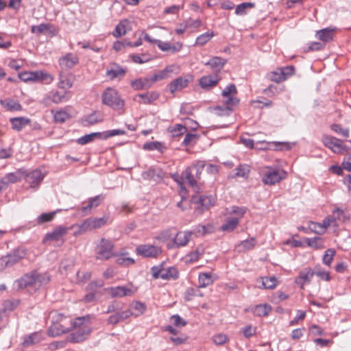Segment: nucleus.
<instances>
[{"instance_id":"nucleus-19","label":"nucleus","mask_w":351,"mask_h":351,"mask_svg":"<svg viewBox=\"0 0 351 351\" xmlns=\"http://www.w3.org/2000/svg\"><path fill=\"white\" fill-rule=\"evenodd\" d=\"M69 99V93H61L58 91L51 92L45 97L43 101L45 104L49 105L51 102L54 104H60L66 102Z\"/></svg>"},{"instance_id":"nucleus-50","label":"nucleus","mask_w":351,"mask_h":351,"mask_svg":"<svg viewBox=\"0 0 351 351\" xmlns=\"http://www.w3.org/2000/svg\"><path fill=\"white\" fill-rule=\"evenodd\" d=\"M164 148L165 147L162 143L158 141L146 143L143 145V149L149 151L158 150L162 152Z\"/></svg>"},{"instance_id":"nucleus-11","label":"nucleus","mask_w":351,"mask_h":351,"mask_svg":"<svg viewBox=\"0 0 351 351\" xmlns=\"http://www.w3.org/2000/svg\"><path fill=\"white\" fill-rule=\"evenodd\" d=\"M45 173H43L38 169L31 171H27L25 169V173L23 175V179L25 180V182L29 184V188L36 190L45 177Z\"/></svg>"},{"instance_id":"nucleus-8","label":"nucleus","mask_w":351,"mask_h":351,"mask_svg":"<svg viewBox=\"0 0 351 351\" xmlns=\"http://www.w3.org/2000/svg\"><path fill=\"white\" fill-rule=\"evenodd\" d=\"M153 278H161L165 280H176L179 277V272L174 267H163L162 265L154 266L151 268Z\"/></svg>"},{"instance_id":"nucleus-59","label":"nucleus","mask_w":351,"mask_h":351,"mask_svg":"<svg viewBox=\"0 0 351 351\" xmlns=\"http://www.w3.org/2000/svg\"><path fill=\"white\" fill-rule=\"evenodd\" d=\"M116 263L121 265H133L135 261L132 258L125 257V254H122L121 256L117 258Z\"/></svg>"},{"instance_id":"nucleus-54","label":"nucleus","mask_w":351,"mask_h":351,"mask_svg":"<svg viewBox=\"0 0 351 351\" xmlns=\"http://www.w3.org/2000/svg\"><path fill=\"white\" fill-rule=\"evenodd\" d=\"M51 25L49 23H41L38 25H33L31 28L32 33L42 34L51 29Z\"/></svg>"},{"instance_id":"nucleus-30","label":"nucleus","mask_w":351,"mask_h":351,"mask_svg":"<svg viewBox=\"0 0 351 351\" xmlns=\"http://www.w3.org/2000/svg\"><path fill=\"white\" fill-rule=\"evenodd\" d=\"M189 84V80L180 77L172 81L169 85V89L171 93H174L176 91L180 90L182 88L186 87Z\"/></svg>"},{"instance_id":"nucleus-29","label":"nucleus","mask_w":351,"mask_h":351,"mask_svg":"<svg viewBox=\"0 0 351 351\" xmlns=\"http://www.w3.org/2000/svg\"><path fill=\"white\" fill-rule=\"evenodd\" d=\"M313 276V269H311V268H306L300 272V275L296 278L295 282L300 285L302 288L304 285L311 282Z\"/></svg>"},{"instance_id":"nucleus-25","label":"nucleus","mask_w":351,"mask_h":351,"mask_svg":"<svg viewBox=\"0 0 351 351\" xmlns=\"http://www.w3.org/2000/svg\"><path fill=\"white\" fill-rule=\"evenodd\" d=\"M220 80L217 74L202 77L199 80V86L204 89H209L216 86Z\"/></svg>"},{"instance_id":"nucleus-2","label":"nucleus","mask_w":351,"mask_h":351,"mask_svg":"<svg viewBox=\"0 0 351 351\" xmlns=\"http://www.w3.org/2000/svg\"><path fill=\"white\" fill-rule=\"evenodd\" d=\"M85 318L77 317L73 321V329L74 330L70 335V341L73 343H79L84 341L91 332L90 327L84 323Z\"/></svg>"},{"instance_id":"nucleus-13","label":"nucleus","mask_w":351,"mask_h":351,"mask_svg":"<svg viewBox=\"0 0 351 351\" xmlns=\"http://www.w3.org/2000/svg\"><path fill=\"white\" fill-rule=\"evenodd\" d=\"M323 144L331 149L335 154H341L343 151H347L350 148L343 145V141L336 137L324 135L322 136Z\"/></svg>"},{"instance_id":"nucleus-32","label":"nucleus","mask_w":351,"mask_h":351,"mask_svg":"<svg viewBox=\"0 0 351 351\" xmlns=\"http://www.w3.org/2000/svg\"><path fill=\"white\" fill-rule=\"evenodd\" d=\"M291 147L292 145L289 143L265 141V149L289 150Z\"/></svg>"},{"instance_id":"nucleus-55","label":"nucleus","mask_w":351,"mask_h":351,"mask_svg":"<svg viewBox=\"0 0 351 351\" xmlns=\"http://www.w3.org/2000/svg\"><path fill=\"white\" fill-rule=\"evenodd\" d=\"M125 134V131L120 129H114L110 130H107L104 132H102V138L107 139L108 138L118 136V135H124Z\"/></svg>"},{"instance_id":"nucleus-5","label":"nucleus","mask_w":351,"mask_h":351,"mask_svg":"<svg viewBox=\"0 0 351 351\" xmlns=\"http://www.w3.org/2000/svg\"><path fill=\"white\" fill-rule=\"evenodd\" d=\"M204 167L205 163L204 161H197L191 167L186 168L183 172L185 180L193 188L197 187V181L200 179Z\"/></svg>"},{"instance_id":"nucleus-26","label":"nucleus","mask_w":351,"mask_h":351,"mask_svg":"<svg viewBox=\"0 0 351 351\" xmlns=\"http://www.w3.org/2000/svg\"><path fill=\"white\" fill-rule=\"evenodd\" d=\"M104 199L105 195L103 194H100L93 197L89 198L87 205L82 206L81 208V211L84 214H88L93 208H96L100 205Z\"/></svg>"},{"instance_id":"nucleus-20","label":"nucleus","mask_w":351,"mask_h":351,"mask_svg":"<svg viewBox=\"0 0 351 351\" xmlns=\"http://www.w3.org/2000/svg\"><path fill=\"white\" fill-rule=\"evenodd\" d=\"M79 62L78 57L71 53H66L59 59V64L62 69L69 70Z\"/></svg>"},{"instance_id":"nucleus-42","label":"nucleus","mask_w":351,"mask_h":351,"mask_svg":"<svg viewBox=\"0 0 351 351\" xmlns=\"http://www.w3.org/2000/svg\"><path fill=\"white\" fill-rule=\"evenodd\" d=\"M317 37L322 41L329 42L334 36L333 29L328 28L323 29L317 32Z\"/></svg>"},{"instance_id":"nucleus-46","label":"nucleus","mask_w":351,"mask_h":351,"mask_svg":"<svg viewBox=\"0 0 351 351\" xmlns=\"http://www.w3.org/2000/svg\"><path fill=\"white\" fill-rule=\"evenodd\" d=\"M125 74V70L118 66L106 71V75L110 80H114L119 76H123Z\"/></svg>"},{"instance_id":"nucleus-56","label":"nucleus","mask_w":351,"mask_h":351,"mask_svg":"<svg viewBox=\"0 0 351 351\" xmlns=\"http://www.w3.org/2000/svg\"><path fill=\"white\" fill-rule=\"evenodd\" d=\"M313 273L314 275L318 276L323 280L329 281L330 280V273L328 271L322 270L319 267H315L313 269Z\"/></svg>"},{"instance_id":"nucleus-31","label":"nucleus","mask_w":351,"mask_h":351,"mask_svg":"<svg viewBox=\"0 0 351 351\" xmlns=\"http://www.w3.org/2000/svg\"><path fill=\"white\" fill-rule=\"evenodd\" d=\"M33 276H35L34 281L35 288H40L44 285H46L50 280V276L47 273H38L36 271H32Z\"/></svg>"},{"instance_id":"nucleus-61","label":"nucleus","mask_w":351,"mask_h":351,"mask_svg":"<svg viewBox=\"0 0 351 351\" xmlns=\"http://www.w3.org/2000/svg\"><path fill=\"white\" fill-rule=\"evenodd\" d=\"M198 139V136L196 134L186 133L183 141L182 145L185 146L190 145L195 143Z\"/></svg>"},{"instance_id":"nucleus-17","label":"nucleus","mask_w":351,"mask_h":351,"mask_svg":"<svg viewBox=\"0 0 351 351\" xmlns=\"http://www.w3.org/2000/svg\"><path fill=\"white\" fill-rule=\"evenodd\" d=\"M108 291L112 298H123L132 295L135 293L136 289H133L131 286H118L110 287L108 289Z\"/></svg>"},{"instance_id":"nucleus-51","label":"nucleus","mask_w":351,"mask_h":351,"mask_svg":"<svg viewBox=\"0 0 351 351\" xmlns=\"http://www.w3.org/2000/svg\"><path fill=\"white\" fill-rule=\"evenodd\" d=\"M59 210H57L51 213H44L39 215L37 218V221L38 223H43L45 222L51 221L55 217V215L59 212Z\"/></svg>"},{"instance_id":"nucleus-23","label":"nucleus","mask_w":351,"mask_h":351,"mask_svg":"<svg viewBox=\"0 0 351 351\" xmlns=\"http://www.w3.org/2000/svg\"><path fill=\"white\" fill-rule=\"evenodd\" d=\"M160 94L156 91L147 92L136 95L134 99L140 104H150L159 98Z\"/></svg>"},{"instance_id":"nucleus-53","label":"nucleus","mask_w":351,"mask_h":351,"mask_svg":"<svg viewBox=\"0 0 351 351\" xmlns=\"http://www.w3.org/2000/svg\"><path fill=\"white\" fill-rule=\"evenodd\" d=\"M323 243V239L319 237L307 239L308 245L315 249L322 248L324 247Z\"/></svg>"},{"instance_id":"nucleus-7","label":"nucleus","mask_w":351,"mask_h":351,"mask_svg":"<svg viewBox=\"0 0 351 351\" xmlns=\"http://www.w3.org/2000/svg\"><path fill=\"white\" fill-rule=\"evenodd\" d=\"M19 77L23 82H43L50 84L53 80V77L43 71H26L19 74Z\"/></svg>"},{"instance_id":"nucleus-36","label":"nucleus","mask_w":351,"mask_h":351,"mask_svg":"<svg viewBox=\"0 0 351 351\" xmlns=\"http://www.w3.org/2000/svg\"><path fill=\"white\" fill-rule=\"evenodd\" d=\"M213 231V227L210 224L207 225H197L195 226L193 230L191 231L193 234L196 237L204 236L205 234L211 233Z\"/></svg>"},{"instance_id":"nucleus-3","label":"nucleus","mask_w":351,"mask_h":351,"mask_svg":"<svg viewBox=\"0 0 351 351\" xmlns=\"http://www.w3.org/2000/svg\"><path fill=\"white\" fill-rule=\"evenodd\" d=\"M73 321L62 314H58L56 318L53 317V324L49 328L52 336H59L73 330Z\"/></svg>"},{"instance_id":"nucleus-16","label":"nucleus","mask_w":351,"mask_h":351,"mask_svg":"<svg viewBox=\"0 0 351 351\" xmlns=\"http://www.w3.org/2000/svg\"><path fill=\"white\" fill-rule=\"evenodd\" d=\"M193 232L191 231L178 232L172 240V243H169V248H179L186 246L191 239Z\"/></svg>"},{"instance_id":"nucleus-28","label":"nucleus","mask_w":351,"mask_h":351,"mask_svg":"<svg viewBox=\"0 0 351 351\" xmlns=\"http://www.w3.org/2000/svg\"><path fill=\"white\" fill-rule=\"evenodd\" d=\"M226 62L227 60L226 59L219 56H215L205 62L204 64L209 66L213 71L218 72L223 69Z\"/></svg>"},{"instance_id":"nucleus-47","label":"nucleus","mask_w":351,"mask_h":351,"mask_svg":"<svg viewBox=\"0 0 351 351\" xmlns=\"http://www.w3.org/2000/svg\"><path fill=\"white\" fill-rule=\"evenodd\" d=\"M255 245V240L252 238L249 240H245L241 241L237 245V250L239 252L245 251L252 249Z\"/></svg>"},{"instance_id":"nucleus-62","label":"nucleus","mask_w":351,"mask_h":351,"mask_svg":"<svg viewBox=\"0 0 351 351\" xmlns=\"http://www.w3.org/2000/svg\"><path fill=\"white\" fill-rule=\"evenodd\" d=\"M93 229L95 228H93L91 218L84 220L83 223L80 225V232H84L86 231L92 230Z\"/></svg>"},{"instance_id":"nucleus-45","label":"nucleus","mask_w":351,"mask_h":351,"mask_svg":"<svg viewBox=\"0 0 351 351\" xmlns=\"http://www.w3.org/2000/svg\"><path fill=\"white\" fill-rule=\"evenodd\" d=\"M1 104L8 110L11 111L21 110L22 108L21 105L18 101L11 99L1 100Z\"/></svg>"},{"instance_id":"nucleus-60","label":"nucleus","mask_w":351,"mask_h":351,"mask_svg":"<svg viewBox=\"0 0 351 351\" xmlns=\"http://www.w3.org/2000/svg\"><path fill=\"white\" fill-rule=\"evenodd\" d=\"M142 177L146 180H155L156 177L159 178L158 172L152 168H149L147 171L143 172Z\"/></svg>"},{"instance_id":"nucleus-52","label":"nucleus","mask_w":351,"mask_h":351,"mask_svg":"<svg viewBox=\"0 0 351 351\" xmlns=\"http://www.w3.org/2000/svg\"><path fill=\"white\" fill-rule=\"evenodd\" d=\"M336 254V251L330 248L328 249L323 256L322 261L324 264H325L327 266H330L332 261L333 260V257Z\"/></svg>"},{"instance_id":"nucleus-14","label":"nucleus","mask_w":351,"mask_h":351,"mask_svg":"<svg viewBox=\"0 0 351 351\" xmlns=\"http://www.w3.org/2000/svg\"><path fill=\"white\" fill-rule=\"evenodd\" d=\"M136 252L144 258H155L162 253V249L155 245L141 244L136 247Z\"/></svg>"},{"instance_id":"nucleus-58","label":"nucleus","mask_w":351,"mask_h":351,"mask_svg":"<svg viewBox=\"0 0 351 351\" xmlns=\"http://www.w3.org/2000/svg\"><path fill=\"white\" fill-rule=\"evenodd\" d=\"M330 128L332 131L341 134L343 137H348L349 136V129L343 128L339 124L333 123L331 125Z\"/></svg>"},{"instance_id":"nucleus-4","label":"nucleus","mask_w":351,"mask_h":351,"mask_svg":"<svg viewBox=\"0 0 351 351\" xmlns=\"http://www.w3.org/2000/svg\"><path fill=\"white\" fill-rule=\"evenodd\" d=\"M114 247V245L110 240L106 238H101L95 245V259L104 261L115 256Z\"/></svg>"},{"instance_id":"nucleus-1","label":"nucleus","mask_w":351,"mask_h":351,"mask_svg":"<svg viewBox=\"0 0 351 351\" xmlns=\"http://www.w3.org/2000/svg\"><path fill=\"white\" fill-rule=\"evenodd\" d=\"M102 104L122 114L125 101L121 98L118 91L111 87L106 88L101 95Z\"/></svg>"},{"instance_id":"nucleus-37","label":"nucleus","mask_w":351,"mask_h":351,"mask_svg":"<svg viewBox=\"0 0 351 351\" xmlns=\"http://www.w3.org/2000/svg\"><path fill=\"white\" fill-rule=\"evenodd\" d=\"M204 252V249L202 246H198L193 252H190L186 256V261L187 263H194L200 259Z\"/></svg>"},{"instance_id":"nucleus-44","label":"nucleus","mask_w":351,"mask_h":351,"mask_svg":"<svg viewBox=\"0 0 351 351\" xmlns=\"http://www.w3.org/2000/svg\"><path fill=\"white\" fill-rule=\"evenodd\" d=\"M215 34L213 31L205 32L197 36L195 40V45L199 46H204L208 41H210L215 36Z\"/></svg>"},{"instance_id":"nucleus-9","label":"nucleus","mask_w":351,"mask_h":351,"mask_svg":"<svg viewBox=\"0 0 351 351\" xmlns=\"http://www.w3.org/2000/svg\"><path fill=\"white\" fill-rule=\"evenodd\" d=\"M237 90L234 84L228 85L221 93V102L224 106H228L234 110L239 103V99L236 97Z\"/></svg>"},{"instance_id":"nucleus-22","label":"nucleus","mask_w":351,"mask_h":351,"mask_svg":"<svg viewBox=\"0 0 351 351\" xmlns=\"http://www.w3.org/2000/svg\"><path fill=\"white\" fill-rule=\"evenodd\" d=\"M34 278L35 276H33L32 271L27 273L16 280L14 285L19 289H25L29 287H34L35 281Z\"/></svg>"},{"instance_id":"nucleus-10","label":"nucleus","mask_w":351,"mask_h":351,"mask_svg":"<svg viewBox=\"0 0 351 351\" xmlns=\"http://www.w3.org/2000/svg\"><path fill=\"white\" fill-rule=\"evenodd\" d=\"M265 184L274 185L287 177V172L280 168L265 167Z\"/></svg>"},{"instance_id":"nucleus-49","label":"nucleus","mask_w":351,"mask_h":351,"mask_svg":"<svg viewBox=\"0 0 351 351\" xmlns=\"http://www.w3.org/2000/svg\"><path fill=\"white\" fill-rule=\"evenodd\" d=\"M187 128L181 124H176L169 128V131L173 136H179L187 132Z\"/></svg>"},{"instance_id":"nucleus-41","label":"nucleus","mask_w":351,"mask_h":351,"mask_svg":"<svg viewBox=\"0 0 351 351\" xmlns=\"http://www.w3.org/2000/svg\"><path fill=\"white\" fill-rule=\"evenodd\" d=\"M101 132H93L77 138L76 141L79 145H84L93 142L96 138H101Z\"/></svg>"},{"instance_id":"nucleus-57","label":"nucleus","mask_w":351,"mask_h":351,"mask_svg":"<svg viewBox=\"0 0 351 351\" xmlns=\"http://www.w3.org/2000/svg\"><path fill=\"white\" fill-rule=\"evenodd\" d=\"M215 111L216 114H217L218 116L223 117L229 116L230 113L233 111V109L226 106H217L215 108Z\"/></svg>"},{"instance_id":"nucleus-48","label":"nucleus","mask_w":351,"mask_h":351,"mask_svg":"<svg viewBox=\"0 0 351 351\" xmlns=\"http://www.w3.org/2000/svg\"><path fill=\"white\" fill-rule=\"evenodd\" d=\"M3 308L5 311H12L16 308L20 304V300L18 299H9L3 302Z\"/></svg>"},{"instance_id":"nucleus-35","label":"nucleus","mask_w":351,"mask_h":351,"mask_svg":"<svg viewBox=\"0 0 351 351\" xmlns=\"http://www.w3.org/2000/svg\"><path fill=\"white\" fill-rule=\"evenodd\" d=\"M239 217H228L222 225L221 229L224 232H232L239 225Z\"/></svg>"},{"instance_id":"nucleus-27","label":"nucleus","mask_w":351,"mask_h":351,"mask_svg":"<svg viewBox=\"0 0 351 351\" xmlns=\"http://www.w3.org/2000/svg\"><path fill=\"white\" fill-rule=\"evenodd\" d=\"M176 69L177 66L173 64L166 66L164 69L152 76L153 82L155 83L156 82L171 77V74L174 73Z\"/></svg>"},{"instance_id":"nucleus-12","label":"nucleus","mask_w":351,"mask_h":351,"mask_svg":"<svg viewBox=\"0 0 351 351\" xmlns=\"http://www.w3.org/2000/svg\"><path fill=\"white\" fill-rule=\"evenodd\" d=\"M294 70L295 68L293 66L278 68L275 71L268 73L267 77L272 82L280 83L292 76L294 73Z\"/></svg>"},{"instance_id":"nucleus-33","label":"nucleus","mask_w":351,"mask_h":351,"mask_svg":"<svg viewBox=\"0 0 351 351\" xmlns=\"http://www.w3.org/2000/svg\"><path fill=\"white\" fill-rule=\"evenodd\" d=\"M12 129L16 131H21L23 128L30 123L28 118L21 117L10 119Z\"/></svg>"},{"instance_id":"nucleus-6","label":"nucleus","mask_w":351,"mask_h":351,"mask_svg":"<svg viewBox=\"0 0 351 351\" xmlns=\"http://www.w3.org/2000/svg\"><path fill=\"white\" fill-rule=\"evenodd\" d=\"M69 228L64 226H58L52 231L47 232L44 239L43 243H54L56 246L62 245L65 240L64 237L67 234Z\"/></svg>"},{"instance_id":"nucleus-39","label":"nucleus","mask_w":351,"mask_h":351,"mask_svg":"<svg viewBox=\"0 0 351 351\" xmlns=\"http://www.w3.org/2000/svg\"><path fill=\"white\" fill-rule=\"evenodd\" d=\"M199 287L204 288L213 282V276L210 273L203 272L199 274Z\"/></svg>"},{"instance_id":"nucleus-63","label":"nucleus","mask_w":351,"mask_h":351,"mask_svg":"<svg viewBox=\"0 0 351 351\" xmlns=\"http://www.w3.org/2000/svg\"><path fill=\"white\" fill-rule=\"evenodd\" d=\"M252 7H253V4L251 3H242L236 7L235 14L237 15H243L245 14V10L247 8Z\"/></svg>"},{"instance_id":"nucleus-43","label":"nucleus","mask_w":351,"mask_h":351,"mask_svg":"<svg viewBox=\"0 0 351 351\" xmlns=\"http://www.w3.org/2000/svg\"><path fill=\"white\" fill-rule=\"evenodd\" d=\"M236 172L230 175V178H236L237 177L246 178L250 173V167L247 165H240L235 169Z\"/></svg>"},{"instance_id":"nucleus-24","label":"nucleus","mask_w":351,"mask_h":351,"mask_svg":"<svg viewBox=\"0 0 351 351\" xmlns=\"http://www.w3.org/2000/svg\"><path fill=\"white\" fill-rule=\"evenodd\" d=\"M154 82L152 77L138 78L134 80H132L130 82L132 88L135 90L148 89L152 86Z\"/></svg>"},{"instance_id":"nucleus-34","label":"nucleus","mask_w":351,"mask_h":351,"mask_svg":"<svg viewBox=\"0 0 351 351\" xmlns=\"http://www.w3.org/2000/svg\"><path fill=\"white\" fill-rule=\"evenodd\" d=\"M42 340L41 335L38 332H33L29 335H27L24 337V340L23 341V346L24 347H29L32 345L38 343Z\"/></svg>"},{"instance_id":"nucleus-18","label":"nucleus","mask_w":351,"mask_h":351,"mask_svg":"<svg viewBox=\"0 0 351 351\" xmlns=\"http://www.w3.org/2000/svg\"><path fill=\"white\" fill-rule=\"evenodd\" d=\"M25 252L23 250H17L12 253L1 258V261L5 267H9L16 264L25 256Z\"/></svg>"},{"instance_id":"nucleus-21","label":"nucleus","mask_w":351,"mask_h":351,"mask_svg":"<svg viewBox=\"0 0 351 351\" xmlns=\"http://www.w3.org/2000/svg\"><path fill=\"white\" fill-rule=\"evenodd\" d=\"M192 201L195 204H199L203 209H208L215 204V197L212 195H193L192 197Z\"/></svg>"},{"instance_id":"nucleus-40","label":"nucleus","mask_w":351,"mask_h":351,"mask_svg":"<svg viewBox=\"0 0 351 351\" xmlns=\"http://www.w3.org/2000/svg\"><path fill=\"white\" fill-rule=\"evenodd\" d=\"M73 77L69 75L60 74L58 87L62 89H69L72 87Z\"/></svg>"},{"instance_id":"nucleus-64","label":"nucleus","mask_w":351,"mask_h":351,"mask_svg":"<svg viewBox=\"0 0 351 351\" xmlns=\"http://www.w3.org/2000/svg\"><path fill=\"white\" fill-rule=\"evenodd\" d=\"M278 282V281L275 276L265 277V289H273L276 287Z\"/></svg>"},{"instance_id":"nucleus-38","label":"nucleus","mask_w":351,"mask_h":351,"mask_svg":"<svg viewBox=\"0 0 351 351\" xmlns=\"http://www.w3.org/2000/svg\"><path fill=\"white\" fill-rule=\"evenodd\" d=\"M130 24V21L127 19L122 20L116 26L115 29L113 32V36L116 38H119L125 35L127 32V27Z\"/></svg>"},{"instance_id":"nucleus-15","label":"nucleus","mask_w":351,"mask_h":351,"mask_svg":"<svg viewBox=\"0 0 351 351\" xmlns=\"http://www.w3.org/2000/svg\"><path fill=\"white\" fill-rule=\"evenodd\" d=\"M25 173V169L21 168L14 172L5 174L0 182V191L5 189L10 184H14L23 179V175Z\"/></svg>"}]
</instances>
